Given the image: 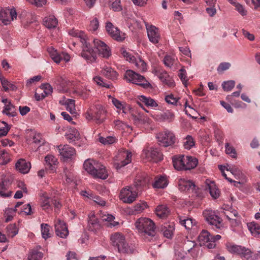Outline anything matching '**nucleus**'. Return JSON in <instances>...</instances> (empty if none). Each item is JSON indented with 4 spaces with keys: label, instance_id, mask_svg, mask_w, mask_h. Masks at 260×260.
<instances>
[{
    "label": "nucleus",
    "instance_id": "obj_1",
    "mask_svg": "<svg viewBox=\"0 0 260 260\" xmlns=\"http://www.w3.org/2000/svg\"><path fill=\"white\" fill-rule=\"evenodd\" d=\"M69 34L74 37L78 38L82 44L81 56L87 62L92 63L96 60V53L91 47L90 40L83 31L77 29H71Z\"/></svg>",
    "mask_w": 260,
    "mask_h": 260
},
{
    "label": "nucleus",
    "instance_id": "obj_2",
    "mask_svg": "<svg viewBox=\"0 0 260 260\" xmlns=\"http://www.w3.org/2000/svg\"><path fill=\"white\" fill-rule=\"evenodd\" d=\"M135 225L139 234L144 238H152L156 234L155 223L150 218H139L135 222Z\"/></svg>",
    "mask_w": 260,
    "mask_h": 260
},
{
    "label": "nucleus",
    "instance_id": "obj_3",
    "mask_svg": "<svg viewBox=\"0 0 260 260\" xmlns=\"http://www.w3.org/2000/svg\"><path fill=\"white\" fill-rule=\"evenodd\" d=\"M110 240L112 245L117 248L119 252L131 254L135 250V246L127 243L125 237L122 233L117 232L112 234Z\"/></svg>",
    "mask_w": 260,
    "mask_h": 260
},
{
    "label": "nucleus",
    "instance_id": "obj_4",
    "mask_svg": "<svg viewBox=\"0 0 260 260\" xmlns=\"http://www.w3.org/2000/svg\"><path fill=\"white\" fill-rule=\"evenodd\" d=\"M107 115V111L105 107L101 104H96L91 107L85 114L86 119L93 120L98 124L105 121Z\"/></svg>",
    "mask_w": 260,
    "mask_h": 260
},
{
    "label": "nucleus",
    "instance_id": "obj_5",
    "mask_svg": "<svg viewBox=\"0 0 260 260\" xmlns=\"http://www.w3.org/2000/svg\"><path fill=\"white\" fill-rule=\"evenodd\" d=\"M84 169L94 178L105 179L108 177L105 167L92 159H87L83 164Z\"/></svg>",
    "mask_w": 260,
    "mask_h": 260
},
{
    "label": "nucleus",
    "instance_id": "obj_6",
    "mask_svg": "<svg viewBox=\"0 0 260 260\" xmlns=\"http://www.w3.org/2000/svg\"><path fill=\"white\" fill-rule=\"evenodd\" d=\"M173 164L175 169L178 171L187 170L194 168L197 166L198 160L192 156L180 155L174 157Z\"/></svg>",
    "mask_w": 260,
    "mask_h": 260
},
{
    "label": "nucleus",
    "instance_id": "obj_7",
    "mask_svg": "<svg viewBox=\"0 0 260 260\" xmlns=\"http://www.w3.org/2000/svg\"><path fill=\"white\" fill-rule=\"evenodd\" d=\"M124 79L127 82L137 84L145 89L152 87L151 84L144 76L131 70L126 71Z\"/></svg>",
    "mask_w": 260,
    "mask_h": 260
},
{
    "label": "nucleus",
    "instance_id": "obj_8",
    "mask_svg": "<svg viewBox=\"0 0 260 260\" xmlns=\"http://www.w3.org/2000/svg\"><path fill=\"white\" fill-rule=\"evenodd\" d=\"M156 139L159 145L168 147L173 145L176 141L175 135L171 131L165 130L156 135Z\"/></svg>",
    "mask_w": 260,
    "mask_h": 260
},
{
    "label": "nucleus",
    "instance_id": "obj_9",
    "mask_svg": "<svg viewBox=\"0 0 260 260\" xmlns=\"http://www.w3.org/2000/svg\"><path fill=\"white\" fill-rule=\"evenodd\" d=\"M137 196L138 191L134 187L126 186L121 190L119 198L124 203L130 204L136 199Z\"/></svg>",
    "mask_w": 260,
    "mask_h": 260
},
{
    "label": "nucleus",
    "instance_id": "obj_10",
    "mask_svg": "<svg viewBox=\"0 0 260 260\" xmlns=\"http://www.w3.org/2000/svg\"><path fill=\"white\" fill-rule=\"evenodd\" d=\"M142 157L147 161L155 162L162 159L161 152L157 148L152 147L144 149L142 153Z\"/></svg>",
    "mask_w": 260,
    "mask_h": 260
},
{
    "label": "nucleus",
    "instance_id": "obj_11",
    "mask_svg": "<svg viewBox=\"0 0 260 260\" xmlns=\"http://www.w3.org/2000/svg\"><path fill=\"white\" fill-rule=\"evenodd\" d=\"M153 177L142 173L136 176L134 182V188L138 192L141 191L143 187H146L151 183Z\"/></svg>",
    "mask_w": 260,
    "mask_h": 260
},
{
    "label": "nucleus",
    "instance_id": "obj_12",
    "mask_svg": "<svg viewBox=\"0 0 260 260\" xmlns=\"http://www.w3.org/2000/svg\"><path fill=\"white\" fill-rule=\"evenodd\" d=\"M206 220L211 225L214 226L216 229H219L221 226L222 220L218 216L214 211L208 209L203 213Z\"/></svg>",
    "mask_w": 260,
    "mask_h": 260
},
{
    "label": "nucleus",
    "instance_id": "obj_13",
    "mask_svg": "<svg viewBox=\"0 0 260 260\" xmlns=\"http://www.w3.org/2000/svg\"><path fill=\"white\" fill-rule=\"evenodd\" d=\"M195 243L193 241L185 240L182 246V250H176L173 260H185L186 251L189 252L193 247Z\"/></svg>",
    "mask_w": 260,
    "mask_h": 260
},
{
    "label": "nucleus",
    "instance_id": "obj_14",
    "mask_svg": "<svg viewBox=\"0 0 260 260\" xmlns=\"http://www.w3.org/2000/svg\"><path fill=\"white\" fill-rule=\"evenodd\" d=\"M17 13L15 9H1L0 10V22L4 25H8L11 21L16 19Z\"/></svg>",
    "mask_w": 260,
    "mask_h": 260
},
{
    "label": "nucleus",
    "instance_id": "obj_15",
    "mask_svg": "<svg viewBox=\"0 0 260 260\" xmlns=\"http://www.w3.org/2000/svg\"><path fill=\"white\" fill-rule=\"evenodd\" d=\"M92 42L100 56L107 58L111 55L109 47L104 42L98 39H94Z\"/></svg>",
    "mask_w": 260,
    "mask_h": 260
},
{
    "label": "nucleus",
    "instance_id": "obj_16",
    "mask_svg": "<svg viewBox=\"0 0 260 260\" xmlns=\"http://www.w3.org/2000/svg\"><path fill=\"white\" fill-rule=\"evenodd\" d=\"M132 152L126 150H121L119 152L118 157L119 162L115 164L116 169H119L131 162Z\"/></svg>",
    "mask_w": 260,
    "mask_h": 260
},
{
    "label": "nucleus",
    "instance_id": "obj_17",
    "mask_svg": "<svg viewBox=\"0 0 260 260\" xmlns=\"http://www.w3.org/2000/svg\"><path fill=\"white\" fill-rule=\"evenodd\" d=\"M106 29L111 37L117 41H122L125 38V34L114 26L111 22L106 23Z\"/></svg>",
    "mask_w": 260,
    "mask_h": 260
},
{
    "label": "nucleus",
    "instance_id": "obj_18",
    "mask_svg": "<svg viewBox=\"0 0 260 260\" xmlns=\"http://www.w3.org/2000/svg\"><path fill=\"white\" fill-rule=\"evenodd\" d=\"M47 51L52 59L57 63H59L61 60L67 62L70 59L69 54L64 52L59 53L52 47H49L47 49Z\"/></svg>",
    "mask_w": 260,
    "mask_h": 260
},
{
    "label": "nucleus",
    "instance_id": "obj_19",
    "mask_svg": "<svg viewBox=\"0 0 260 260\" xmlns=\"http://www.w3.org/2000/svg\"><path fill=\"white\" fill-rule=\"evenodd\" d=\"M199 242L201 246H205L209 249L215 247L216 244L212 241L211 235L206 230H203L198 237Z\"/></svg>",
    "mask_w": 260,
    "mask_h": 260
},
{
    "label": "nucleus",
    "instance_id": "obj_20",
    "mask_svg": "<svg viewBox=\"0 0 260 260\" xmlns=\"http://www.w3.org/2000/svg\"><path fill=\"white\" fill-rule=\"evenodd\" d=\"M55 230L57 236L62 238H66L69 234V231L66 224L61 220L57 219L54 223Z\"/></svg>",
    "mask_w": 260,
    "mask_h": 260
},
{
    "label": "nucleus",
    "instance_id": "obj_21",
    "mask_svg": "<svg viewBox=\"0 0 260 260\" xmlns=\"http://www.w3.org/2000/svg\"><path fill=\"white\" fill-rule=\"evenodd\" d=\"M146 27L149 41L153 44L158 43L160 40L158 29L155 26L148 24H146Z\"/></svg>",
    "mask_w": 260,
    "mask_h": 260
},
{
    "label": "nucleus",
    "instance_id": "obj_22",
    "mask_svg": "<svg viewBox=\"0 0 260 260\" xmlns=\"http://www.w3.org/2000/svg\"><path fill=\"white\" fill-rule=\"evenodd\" d=\"M54 82L57 86V89L61 92H67L71 86V83L60 76H57L54 79Z\"/></svg>",
    "mask_w": 260,
    "mask_h": 260
},
{
    "label": "nucleus",
    "instance_id": "obj_23",
    "mask_svg": "<svg viewBox=\"0 0 260 260\" xmlns=\"http://www.w3.org/2000/svg\"><path fill=\"white\" fill-rule=\"evenodd\" d=\"M137 103L141 107H143V105L151 108H155L158 106L156 101L150 97H147L144 95L138 96L137 98Z\"/></svg>",
    "mask_w": 260,
    "mask_h": 260
},
{
    "label": "nucleus",
    "instance_id": "obj_24",
    "mask_svg": "<svg viewBox=\"0 0 260 260\" xmlns=\"http://www.w3.org/2000/svg\"><path fill=\"white\" fill-rule=\"evenodd\" d=\"M101 227V224L98 217L93 212H91L88 215L87 229L89 231L95 232Z\"/></svg>",
    "mask_w": 260,
    "mask_h": 260
},
{
    "label": "nucleus",
    "instance_id": "obj_25",
    "mask_svg": "<svg viewBox=\"0 0 260 260\" xmlns=\"http://www.w3.org/2000/svg\"><path fill=\"white\" fill-rule=\"evenodd\" d=\"M152 185L154 188H164L168 184V180L166 176L157 175L153 178Z\"/></svg>",
    "mask_w": 260,
    "mask_h": 260
},
{
    "label": "nucleus",
    "instance_id": "obj_26",
    "mask_svg": "<svg viewBox=\"0 0 260 260\" xmlns=\"http://www.w3.org/2000/svg\"><path fill=\"white\" fill-rule=\"evenodd\" d=\"M57 150L63 158H70L75 154V149L68 145L58 146Z\"/></svg>",
    "mask_w": 260,
    "mask_h": 260
},
{
    "label": "nucleus",
    "instance_id": "obj_27",
    "mask_svg": "<svg viewBox=\"0 0 260 260\" xmlns=\"http://www.w3.org/2000/svg\"><path fill=\"white\" fill-rule=\"evenodd\" d=\"M178 189L181 191L193 190L195 188V184L190 180L180 178L178 182Z\"/></svg>",
    "mask_w": 260,
    "mask_h": 260
},
{
    "label": "nucleus",
    "instance_id": "obj_28",
    "mask_svg": "<svg viewBox=\"0 0 260 260\" xmlns=\"http://www.w3.org/2000/svg\"><path fill=\"white\" fill-rule=\"evenodd\" d=\"M52 199L49 198L47 193L44 192L41 196L40 205L43 210L46 212H49L52 210Z\"/></svg>",
    "mask_w": 260,
    "mask_h": 260
},
{
    "label": "nucleus",
    "instance_id": "obj_29",
    "mask_svg": "<svg viewBox=\"0 0 260 260\" xmlns=\"http://www.w3.org/2000/svg\"><path fill=\"white\" fill-rule=\"evenodd\" d=\"M157 76L161 81L169 87L175 86V82L173 78L165 71L158 72Z\"/></svg>",
    "mask_w": 260,
    "mask_h": 260
},
{
    "label": "nucleus",
    "instance_id": "obj_30",
    "mask_svg": "<svg viewBox=\"0 0 260 260\" xmlns=\"http://www.w3.org/2000/svg\"><path fill=\"white\" fill-rule=\"evenodd\" d=\"M17 170L23 174H26L31 168L30 163L24 159H19L15 165Z\"/></svg>",
    "mask_w": 260,
    "mask_h": 260
},
{
    "label": "nucleus",
    "instance_id": "obj_31",
    "mask_svg": "<svg viewBox=\"0 0 260 260\" xmlns=\"http://www.w3.org/2000/svg\"><path fill=\"white\" fill-rule=\"evenodd\" d=\"M101 74L106 78L114 80L117 79L118 74L111 67L105 66L101 70Z\"/></svg>",
    "mask_w": 260,
    "mask_h": 260
},
{
    "label": "nucleus",
    "instance_id": "obj_32",
    "mask_svg": "<svg viewBox=\"0 0 260 260\" xmlns=\"http://www.w3.org/2000/svg\"><path fill=\"white\" fill-rule=\"evenodd\" d=\"M9 183L6 180L0 182V196L6 198L11 196L12 191L9 189Z\"/></svg>",
    "mask_w": 260,
    "mask_h": 260
},
{
    "label": "nucleus",
    "instance_id": "obj_33",
    "mask_svg": "<svg viewBox=\"0 0 260 260\" xmlns=\"http://www.w3.org/2000/svg\"><path fill=\"white\" fill-rule=\"evenodd\" d=\"M148 207L145 202H140L129 209V213L132 215H137L141 213Z\"/></svg>",
    "mask_w": 260,
    "mask_h": 260
},
{
    "label": "nucleus",
    "instance_id": "obj_34",
    "mask_svg": "<svg viewBox=\"0 0 260 260\" xmlns=\"http://www.w3.org/2000/svg\"><path fill=\"white\" fill-rule=\"evenodd\" d=\"M178 220L180 224L184 226L186 229H190L195 224L194 220L186 216H178Z\"/></svg>",
    "mask_w": 260,
    "mask_h": 260
},
{
    "label": "nucleus",
    "instance_id": "obj_35",
    "mask_svg": "<svg viewBox=\"0 0 260 260\" xmlns=\"http://www.w3.org/2000/svg\"><path fill=\"white\" fill-rule=\"evenodd\" d=\"M57 20L53 15L46 17L43 20L44 25L49 29L55 28L57 26Z\"/></svg>",
    "mask_w": 260,
    "mask_h": 260
},
{
    "label": "nucleus",
    "instance_id": "obj_36",
    "mask_svg": "<svg viewBox=\"0 0 260 260\" xmlns=\"http://www.w3.org/2000/svg\"><path fill=\"white\" fill-rule=\"evenodd\" d=\"M247 228L251 234L256 237L260 235V224L254 221L247 224Z\"/></svg>",
    "mask_w": 260,
    "mask_h": 260
},
{
    "label": "nucleus",
    "instance_id": "obj_37",
    "mask_svg": "<svg viewBox=\"0 0 260 260\" xmlns=\"http://www.w3.org/2000/svg\"><path fill=\"white\" fill-rule=\"evenodd\" d=\"M206 189H208L211 196L214 199H217L219 196L220 191L217 188L214 182L210 181L207 184Z\"/></svg>",
    "mask_w": 260,
    "mask_h": 260
},
{
    "label": "nucleus",
    "instance_id": "obj_38",
    "mask_svg": "<svg viewBox=\"0 0 260 260\" xmlns=\"http://www.w3.org/2000/svg\"><path fill=\"white\" fill-rule=\"evenodd\" d=\"M45 161L46 168L51 171H53L54 170V166L57 163V159L52 155H47L45 157Z\"/></svg>",
    "mask_w": 260,
    "mask_h": 260
},
{
    "label": "nucleus",
    "instance_id": "obj_39",
    "mask_svg": "<svg viewBox=\"0 0 260 260\" xmlns=\"http://www.w3.org/2000/svg\"><path fill=\"white\" fill-rule=\"evenodd\" d=\"M155 213L157 216L161 218H165L169 215V210L166 205H161L157 207Z\"/></svg>",
    "mask_w": 260,
    "mask_h": 260
},
{
    "label": "nucleus",
    "instance_id": "obj_40",
    "mask_svg": "<svg viewBox=\"0 0 260 260\" xmlns=\"http://www.w3.org/2000/svg\"><path fill=\"white\" fill-rule=\"evenodd\" d=\"M80 134L78 131L75 128H71L68 133L66 135V139H68L70 143L74 142L78 140L80 138Z\"/></svg>",
    "mask_w": 260,
    "mask_h": 260
},
{
    "label": "nucleus",
    "instance_id": "obj_41",
    "mask_svg": "<svg viewBox=\"0 0 260 260\" xmlns=\"http://www.w3.org/2000/svg\"><path fill=\"white\" fill-rule=\"evenodd\" d=\"M0 80L2 86L5 91H8L9 90H15L17 87L13 83L9 81L7 79L4 77H0Z\"/></svg>",
    "mask_w": 260,
    "mask_h": 260
},
{
    "label": "nucleus",
    "instance_id": "obj_42",
    "mask_svg": "<svg viewBox=\"0 0 260 260\" xmlns=\"http://www.w3.org/2000/svg\"><path fill=\"white\" fill-rule=\"evenodd\" d=\"M3 112L12 117L16 116L17 114L15 107L11 104V103H9L8 104L5 105Z\"/></svg>",
    "mask_w": 260,
    "mask_h": 260
},
{
    "label": "nucleus",
    "instance_id": "obj_43",
    "mask_svg": "<svg viewBox=\"0 0 260 260\" xmlns=\"http://www.w3.org/2000/svg\"><path fill=\"white\" fill-rule=\"evenodd\" d=\"M242 250L239 252L238 255L242 259L246 260H252V251L245 247H242Z\"/></svg>",
    "mask_w": 260,
    "mask_h": 260
},
{
    "label": "nucleus",
    "instance_id": "obj_44",
    "mask_svg": "<svg viewBox=\"0 0 260 260\" xmlns=\"http://www.w3.org/2000/svg\"><path fill=\"white\" fill-rule=\"evenodd\" d=\"M134 63L140 71L145 72L147 69V63L140 57L136 58Z\"/></svg>",
    "mask_w": 260,
    "mask_h": 260
},
{
    "label": "nucleus",
    "instance_id": "obj_45",
    "mask_svg": "<svg viewBox=\"0 0 260 260\" xmlns=\"http://www.w3.org/2000/svg\"><path fill=\"white\" fill-rule=\"evenodd\" d=\"M6 229L7 235L12 238L16 236L18 232V228L17 227L16 224H11L8 225Z\"/></svg>",
    "mask_w": 260,
    "mask_h": 260
},
{
    "label": "nucleus",
    "instance_id": "obj_46",
    "mask_svg": "<svg viewBox=\"0 0 260 260\" xmlns=\"http://www.w3.org/2000/svg\"><path fill=\"white\" fill-rule=\"evenodd\" d=\"M195 145V141L192 136L188 135L183 140V145L185 149H190Z\"/></svg>",
    "mask_w": 260,
    "mask_h": 260
},
{
    "label": "nucleus",
    "instance_id": "obj_47",
    "mask_svg": "<svg viewBox=\"0 0 260 260\" xmlns=\"http://www.w3.org/2000/svg\"><path fill=\"white\" fill-rule=\"evenodd\" d=\"M243 247V246L237 245L233 243H228L226 245L227 249L230 252L237 255H238L239 252L242 250Z\"/></svg>",
    "mask_w": 260,
    "mask_h": 260
},
{
    "label": "nucleus",
    "instance_id": "obj_48",
    "mask_svg": "<svg viewBox=\"0 0 260 260\" xmlns=\"http://www.w3.org/2000/svg\"><path fill=\"white\" fill-rule=\"evenodd\" d=\"M75 100L73 99H67L64 100V105L66 106L67 110L71 113L75 112Z\"/></svg>",
    "mask_w": 260,
    "mask_h": 260
},
{
    "label": "nucleus",
    "instance_id": "obj_49",
    "mask_svg": "<svg viewBox=\"0 0 260 260\" xmlns=\"http://www.w3.org/2000/svg\"><path fill=\"white\" fill-rule=\"evenodd\" d=\"M176 60V58L174 55H166L164 58V63L166 67L171 68L175 63Z\"/></svg>",
    "mask_w": 260,
    "mask_h": 260
},
{
    "label": "nucleus",
    "instance_id": "obj_50",
    "mask_svg": "<svg viewBox=\"0 0 260 260\" xmlns=\"http://www.w3.org/2000/svg\"><path fill=\"white\" fill-rule=\"evenodd\" d=\"M174 230V228L173 225L170 224L168 225V224H166V225H164V227L162 228V231L163 232L164 236L167 238L171 237Z\"/></svg>",
    "mask_w": 260,
    "mask_h": 260
},
{
    "label": "nucleus",
    "instance_id": "obj_51",
    "mask_svg": "<svg viewBox=\"0 0 260 260\" xmlns=\"http://www.w3.org/2000/svg\"><path fill=\"white\" fill-rule=\"evenodd\" d=\"M179 98L175 97L172 94H168L165 96V100L168 104H171L174 106L178 105L179 103Z\"/></svg>",
    "mask_w": 260,
    "mask_h": 260
},
{
    "label": "nucleus",
    "instance_id": "obj_52",
    "mask_svg": "<svg viewBox=\"0 0 260 260\" xmlns=\"http://www.w3.org/2000/svg\"><path fill=\"white\" fill-rule=\"evenodd\" d=\"M99 142L104 145H110L115 143L117 139L112 136H108L106 138L100 137L99 139Z\"/></svg>",
    "mask_w": 260,
    "mask_h": 260
},
{
    "label": "nucleus",
    "instance_id": "obj_53",
    "mask_svg": "<svg viewBox=\"0 0 260 260\" xmlns=\"http://www.w3.org/2000/svg\"><path fill=\"white\" fill-rule=\"evenodd\" d=\"M43 257V253L36 250H32L28 256V260H41Z\"/></svg>",
    "mask_w": 260,
    "mask_h": 260
},
{
    "label": "nucleus",
    "instance_id": "obj_54",
    "mask_svg": "<svg viewBox=\"0 0 260 260\" xmlns=\"http://www.w3.org/2000/svg\"><path fill=\"white\" fill-rule=\"evenodd\" d=\"M9 159L8 153L5 150H0V165H4L7 164L9 162Z\"/></svg>",
    "mask_w": 260,
    "mask_h": 260
},
{
    "label": "nucleus",
    "instance_id": "obj_55",
    "mask_svg": "<svg viewBox=\"0 0 260 260\" xmlns=\"http://www.w3.org/2000/svg\"><path fill=\"white\" fill-rule=\"evenodd\" d=\"M112 103L116 108L120 110H122L123 113L125 114L127 113V108L124 104H123L122 102L115 98L112 99Z\"/></svg>",
    "mask_w": 260,
    "mask_h": 260
},
{
    "label": "nucleus",
    "instance_id": "obj_56",
    "mask_svg": "<svg viewBox=\"0 0 260 260\" xmlns=\"http://www.w3.org/2000/svg\"><path fill=\"white\" fill-rule=\"evenodd\" d=\"M41 228L42 236L44 239H46L50 237L49 225L47 224H41Z\"/></svg>",
    "mask_w": 260,
    "mask_h": 260
},
{
    "label": "nucleus",
    "instance_id": "obj_57",
    "mask_svg": "<svg viewBox=\"0 0 260 260\" xmlns=\"http://www.w3.org/2000/svg\"><path fill=\"white\" fill-rule=\"evenodd\" d=\"M235 82L233 80L224 81L222 83V87L224 91H231L235 86Z\"/></svg>",
    "mask_w": 260,
    "mask_h": 260
},
{
    "label": "nucleus",
    "instance_id": "obj_58",
    "mask_svg": "<svg viewBox=\"0 0 260 260\" xmlns=\"http://www.w3.org/2000/svg\"><path fill=\"white\" fill-rule=\"evenodd\" d=\"M102 218L103 220L108 221L111 224V226H115L119 224L118 222L114 221L115 217L112 215H104L103 216Z\"/></svg>",
    "mask_w": 260,
    "mask_h": 260
},
{
    "label": "nucleus",
    "instance_id": "obj_59",
    "mask_svg": "<svg viewBox=\"0 0 260 260\" xmlns=\"http://www.w3.org/2000/svg\"><path fill=\"white\" fill-rule=\"evenodd\" d=\"M230 215L227 214V219L230 221V224L232 228L239 227L241 225V221L238 218H232Z\"/></svg>",
    "mask_w": 260,
    "mask_h": 260
},
{
    "label": "nucleus",
    "instance_id": "obj_60",
    "mask_svg": "<svg viewBox=\"0 0 260 260\" xmlns=\"http://www.w3.org/2000/svg\"><path fill=\"white\" fill-rule=\"evenodd\" d=\"M161 117L163 120L170 122L174 119V114L170 111H166L161 114Z\"/></svg>",
    "mask_w": 260,
    "mask_h": 260
},
{
    "label": "nucleus",
    "instance_id": "obj_61",
    "mask_svg": "<svg viewBox=\"0 0 260 260\" xmlns=\"http://www.w3.org/2000/svg\"><path fill=\"white\" fill-rule=\"evenodd\" d=\"M8 131L7 123L4 121H0V137L6 136Z\"/></svg>",
    "mask_w": 260,
    "mask_h": 260
},
{
    "label": "nucleus",
    "instance_id": "obj_62",
    "mask_svg": "<svg viewBox=\"0 0 260 260\" xmlns=\"http://www.w3.org/2000/svg\"><path fill=\"white\" fill-rule=\"evenodd\" d=\"M235 10L243 17L246 16L247 15V11L243 6L240 3L235 4Z\"/></svg>",
    "mask_w": 260,
    "mask_h": 260
},
{
    "label": "nucleus",
    "instance_id": "obj_63",
    "mask_svg": "<svg viewBox=\"0 0 260 260\" xmlns=\"http://www.w3.org/2000/svg\"><path fill=\"white\" fill-rule=\"evenodd\" d=\"M178 76L181 79L183 84L186 86V83L187 82V80L186 79V72L184 67L179 70Z\"/></svg>",
    "mask_w": 260,
    "mask_h": 260
},
{
    "label": "nucleus",
    "instance_id": "obj_64",
    "mask_svg": "<svg viewBox=\"0 0 260 260\" xmlns=\"http://www.w3.org/2000/svg\"><path fill=\"white\" fill-rule=\"evenodd\" d=\"M121 54L124 57L126 58L127 61H129L130 62L134 63L136 59V58L134 56L125 50H122L121 51Z\"/></svg>",
    "mask_w": 260,
    "mask_h": 260
}]
</instances>
